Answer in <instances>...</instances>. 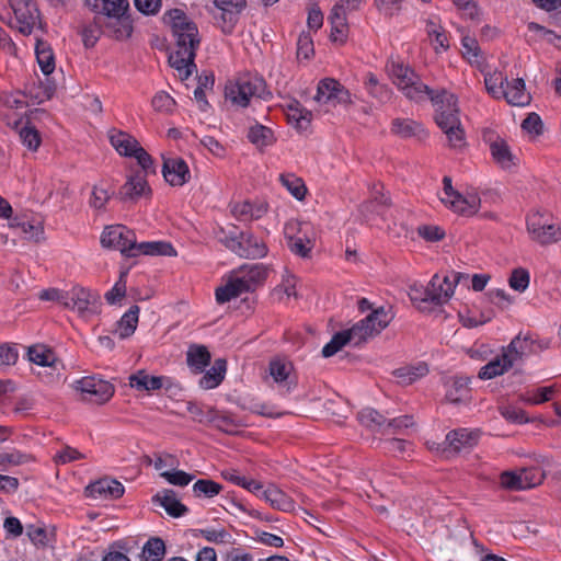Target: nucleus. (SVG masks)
Segmentation results:
<instances>
[{
    "mask_svg": "<svg viewBox=\"0 0 561 561\" xmlns=\"http://www.w3.org/2000/svg\"><path fill=\"white\" fill-rule=\"evenodd\" d=\"M504 91L503 98L511 105L526 106L530 103V94L526 91L523 79L517 78L511 82L507 81Z\"/></svg>",
    "mask_w": 561,
    "mask_h": 561,
    "instance_id": "bb28decb",
    "label": "nucleus"
},
{
    "mask_svg": "<svg viewBox=\"0 0 561 561\" xmlns=\"http://www.w3.org/2000/svg\"><path fill=\"white\" fill-rule=\"evenodd\" d=\"M507 82L506 77L500 71H493L484 76V84L486 91L494 98L501 99L505 94V85Z\"/></svg>",
    "mask_w": 561,
    "mask_h": 561,
    "instance_id": "c03bdc74",
    "label": "nucleus"
},
{
    "mask_svg": "<svg viewBox=\"0 0 561 561\" xmlns=\"http://www.w3.org/2000/svg\"><path fill=\"white\" fill-rule=\"evenodd\" d=\"M28 359L42 367H47L50 371L44 377L46 382H54L60 376V362L55 353L44 344H36L28 347Z\"/></svg>",
    "mask_w": 561,
    "mask_h": 561,
    "instance_id": "2eb2a0df",
    "label": "nucleus"
},
{
    "mask_svg": "<svg viewBox=\"0 0 561 561\" xmlns=\"http://www.w3.org/2000/svg\"><path fill=\"white\" fill-rule=\"evenodd\" d=\"M364 83L367 92L379 102L386 103L391 99V89L387 84L380 83L374 73H367Z\"/></svg>",
    "mask_w": 561,
    "mask_h": 561,
    "instance_id": "ea45409f",
    "label": "nucleus"
},
{
    "mask_svg": "<svg viewBox=\"0 0 561 561\" xmlns=\"http://www.w3.org/2000/svg\"><path fill=\"white\" fill-rule=\"evenodd\" d=\"M264 500L274 510L280 512H293L295 510V501L275 484H268L261 494Z\"/></svg>",
    "mask_w": 561,
    "mask_h": 561,
    "instance_id": "aec40b11",
    "label": "nucleus"
},
{
    "mask_svg": "<svg viewBox=\"0 0 561 561\" xmlns=\"http://www.w3.org/2000/svg\"><path fill=\"white\" fill-rule=\"evenodd\" d=\"M500 484L503 489L511 491L524 490L520 471H504L500 476Z\"/></svg>",
    "mask_w": 561,
    "mask_h": 561,
    "instance_id": "052dcab7",
    "label": "nucleus"
},
{
    "mask_svg": "<svg viewBox=\"0 0 561 561\" xmlns=\"http://www.w3.org/2000/svg\"><path fill=\"white\" fill-rule=\"evenodd\" d=\"M221 485L213 480H197L193 485V491L197 496L204 495L213 497L221 491Z\"/></svg>",
    "mask_w": 561,
    "mask_h": 561,
    "instance_id": "4d7b16f0",
    "label": "nucleus"
},
{
    "mask_svg": "<svg viewBox=\"0 0 561 561\" xmlns=\"http://www.w3.org/2000/svg\"><path fill=\"white\" fill-rule=\"evenodd\" d=\"M427 373V365L419 363L416 365L398 368L393 374L400 385L408 386L426 376Z\"/></svg>",
    "mask_w": 561,
    "mask_h": 561,
    "instance_id": "f704fd0d",
    "label": "nucleus"
},
{
    "mask_svg": "<svg viewBox=\"0 0 561 561\" xmlns=\"http://www.w3.org/2000/svg\"><path fill=\"white\" fill-rule=\"evenodd\" d=\"M270 377L277 390L284 394L289 393L296 386L294 367L290 362L275 358L268 365Z\"/></svg>",
    "mask_w": 561,
    "mask_h": 561,
    "instance_id": "dca6fc26",
    "label": "nucleus"
},
{
    "mask_svg": "<svg viewBox=\"0 0 561 561\" xmlns=\"http://www.w3.org/2000/svg\"><path fill=\"white\" fill-rule=\"evenodd\" d=\"M210 362V354L203 345H193L187 351V364L195 373H202Z\"/></svg>",
    "mask_w": 561,
    "mask_h": 561,
    "instance_id": "4c0bfd02",
    "label": "nucleus"
},
{
    "mask_svg": "<svg viewBox=\"0 0 561 561\" xmlns=\"http://www.w3.org/2000/svg\"><path fill=\"white\" fill-rule=\"evenodd\" d=\"M168 378L149 375L146 370H138L129 376V386L138 391H153L161 389Z\"/></svg>",
    "mask_w": 561,
    "mask_h": 561,
    "instance_id": "393cba45",
    "label": "nucleus"
},
{
    "mask_svg": "<svg viewBox=\"0 0 561 561\" xmlns=\"http://www.w3.org/2000/svg\"><path fill=\"white\" fill-rule=\"evenodd\" d=\"M443 185L439 199L446 207L462 216H472L478 213L481 201L477 193L460 194L454 190L451 180L447 176L443 179Z\"/></svg>",
    "mask_w": 561,
    "mask_h": 561,
    "instance_id": "6e6552de",
    "label": "nucleus"
},
{
    "mask_svg": "<svg viewBox=\"0 0 561 561\" xmlns=\"http://www.w3.org/2000/svg\"><path fill=\"white\" fill-rule=\"evenodd\" d=\"M150 193L145 174L135 172L130 174L125 184L119 190V195L123 199H137Z\"/></svg>",
    "mask_w": 561,
    "mask_h": 561,
    "instance_id": "412c9836",
    "label": "nucleus"
},
{
    "mask_svg": "<svg viewBox=\"0 0 561 561\" xmlns=\"http://www.w3.org/2000/svg\"><path fill=\"white\" fill-rule=\"evenodd\" d=\"M230 211L240 221L257 220L267 213L265 202L243 201L230 204Z\"/></svg>",
    "mask_w": 561,
    "mask_h": 561,
    "instance_id": "a211bd4d",
    "label": "nucleus"
},
{
    "mask_svg": "<svg viewBox=\"0 0 561 561\" xmlns=\"http://www.w3.org/2000/svg\"><path fill=\"white\" fill-rule=\"evenodd\" d=\"M284 111L288 123L297 129L306 130L312 121V113L296 100L288 101Z\"/></svg>",
    "mask_w": 561,
    "mask_h": 561,
    "instance_id": "4be33fe9",
    "label": "nucleus"
},
{
    "mask_svg": "<svg viewBox=\"0 0 561 561\" xmlns=\"http://www.w3.org/2000/svg\"><path fill=\"white\" fill-rule=\"evenodd\" d=\"M55 91L54 83L47 78L45 82L33 81L26 85V94L33 104H41L49 100Z\"/></svg>",
    "mask_w": 561,
    "mask_h": 561,
    "instance_id": "e433bc0d",
    "label": "nucleus"
},
{
    "mask_svg": "<svg viewBox=\"0 0 561 561\" xmlns=\"http://www.w3.org/2000/svg\"><path fill=\"white\" fill-rule=\"evenodd\" d=\"M139 318V307L131 306L117 321L115 334L119 336V339H126L134 334Z\"/></svg>",
    "mask_w": 561,
    "mask_h": 561,
    "instance_id": "2f4dec72",
    "label": "nucleus"
},
{
    "mask_svg": "<svg viewBox=\"0 0 561 561\" xmlns=\"http://www.w3.org/2000/svg\"><path fill=\"white\" fill-rule=\"evenodd\" d=\"M108 139L115 150L125 157H131L136 149L140 146L139 142L131 135L117 130L111 129L108 131Z\"/></svg>",
    "mask_w": 561,
    "mask_h": 561,
    "instance_id": "cd10ccee",
    "label": "nucleus"
},
{
    "mask_svg": "<svg viewBox=\"0 0 561 561\" xmlns=\"http://www.w3.org/2000/svg\"><path fill=\"white\" fill-rule=\"evenodd\" d=\"M139 254L147 255H174V248L168 242H140L135 240V247L133 248L131 256Z\"/></svg>",
    "mask_w": 561,
    "mask_h": 561,
    "instance_id": "72a5a7b5",
    "label": "nucleus"
},
{
    "mask_svg": "<svg viewBox=\"0 0 561 561\" xmlns=\"http://www.w3.org/2000/svg\"><path fill=\"white\" fill-rule=\"evenodd\" d=\"M426 32L431 38H434L435 44L438 47L447 48L448 39L447 35L442 28L439 21L436 18L430 19L426 23Z\"/></svg>",
    "mask_w": 561,
    "mask_h": 561,
    "instance_id": "864d4df0",
    "label": "nucleus"
},
{
    "mask_svg": "<svg viewBox=\"0 0 561 561\" xmlns=\"http://www.w3.org/2000/svg\"><path fill=\"white\" fill-rule=\"evenodd\" d=\"M89 10L113 19L118 24L115 30L117 39L128 38L133 33V25L127 16L129 9L128 0H85Z\"/></svg>",
    "mask_w": 561,
    "mask_h": 561,
    "instance_id": "20e7f679",
    "label": "nucleus"
},
{
    "mask_svg": "<svg viewBox=\"0 0 561 561\" xmlns=\"http://www.w3.org/2000/svg\"><path fill=\"white\" fill-rule=\"evenodd\" d=\"M162 478H164L169 483L173 485L185 486L193 480L194 477L182 470H176V468H173L170 471H162Z\"/></svg>",
    "mask_w": 561,
    "mask_h": 561,
    "instance_id": "0e129e2a",
    "label": "nucleus"
},
{
    "mask_svg": "<svg viewBox=\"0 0 561 561\" xmlns=\"http://www.w3.org/2000/svg\"><path fill=\"white\" fill-rule=\"evenodd\" d=\"M493 160L505 170L517 165L518 158L511 151L508 145L503 139H496L490 145Z\"/></svg>",
    "mask_w": 561,
    "mask_h": 561,
    "instance_id": "c85d7f7f",
    "label": "nucleus"
},
{
    "mask_svg": "<svg viewBox=\"0 0 561 561\" xmlns=\"http://www.w3.org/2000/svg\"><path fill=\"white\" fill-rule=\"evenodd\" d=\"M267 276V268L263 264H243L232 270L222 278V285L216 291L218 304H225L240 295L255 290Z\"/></svg>",
    "mask_w": 561,
    "mask_h": 561,
    "instance_id": "7ed1b4c3",
    "label": "nucleus"
},
{
    "mask_svg": "<svg viewBox=\"0 0 561 561\" xmlns=\"http://www.w3.org/2000/svg\"><path fill=\"white\" fill-rule=\"evenodd\" d=\"M531 239L540 244H549L561 240V224L553 225L548 221L545 228L536 232Z\"/></svg>",
    "mask_w": 561,
    "mask_h": 561,
    "instance_id": "de8ad7c7",
    "label": "nucleus"
},
{
    "mask_svg": "<svg viewBox=\"0 0 561 561\" xmlns=\"http://www.w3.org/2000/svg\"><path fill=\"white\" fill-rule=\"evenodd\" d=\"M84 458L85 455L83 453L73 447L65 446L56 453L54 456V461L57 465H66Z\"/></svg>",
    "mask_w": 561,
    "mask_h": 561,
    "instance_id": "13d9d810",
    "label": "nucleus"
},
{
    "mask_svg": "<svg viewBox=\"0 0 561 561\" xmlns=\"http://www.w3.org/2000/svg\"><path fill=\"white\" fill-rule=\"evenodd\" d=\"M21 228L26 238L34 241L43 239L44 228L39 220L24 221L21 224Z\"/></svg>",
    "mask_w": 561,
    "mask_h": 561,
    "instance_id": "338daca9",
    "label": "nucleus"
},
{
    "mask_svg": "<svg viewBox=\"0 0 561 561\" xmlns=\"http://www.w3.org/2000/svg\"><path fill=\"white\" fill-rule=\"evenodd\" d=\"M314 100L330 106L347 105L351 103V93L336 80L327 78L318 83Z\"/></svg>",
    "mask_w": 561,
    "mask_h": 561,
    "instance_id": "4468645a",
    "label": "nucleus"
},
{
    "mask_svg": "<svg viewBox=\"0 0 561 561\" xmlns=\"http://www.w3.org/2000/svg\"><path fill=\"white\" fill-rule=\"evenodd\" d=\"M446 400L450 403H466L470 399L469 379L467 377H454L446 381Z\"/></svg>",
    "mask_w": 561,
    "mask_h": 561,
    "instance_id": "b1692460",
    "label": "nucleus"
},
{
    "mask_svg": "<svg viewBox=\"0 0 561 561\" xmlns=\"http://www.w3.org/2000/svg\"><path fill=\"white\" fill-rule=\"evenodd\" d=\"M500 414L510 423L513 424H526L534 422L535 419L527 416L526 412L514 405H502L500 407Z\"/></svg>",
    "mask_w": 561,
    "mask_h": 561,
    "instance_id": "09e8293b",
    "label": "nucleus"
},
{
    "mask_svg": "<svg viewBox=\"0 0 561 561\" xmlns=\"http://www.w3.org/2000/svg\"><path fill=\"white\" fill-rule=\"evenodd\" d=\"M215 234L218 241L227 249L236 254L238 253V250L240 249V234L234 231H226L222 228H219Z\"/></svg>",
    "mask_w": 561,
    "mask_h": 561,
    "instance_id": "6e6d98bb",
    "label": "nucleus"
},
{
    "mask_svg": "<svg viewBox=\"0 0 561 561\" xmlns=\"http://www.w3.org/2000/svg\"><path fill=\"white\" fill-rule=\"evenodd\" d=\"M248 138L257 148L267 147L274 141L273 131L261 124H255L249 128Z\"/></svg>",
    "mask_w": 561,
    "mask_h": 561,
    "instance_id": "37998d69",
    "label": "nucleus"
},
{
    "mask_svg": "<svg viewBox=\"0 0 561 561\" xmlns=\"http://www.w3.org/2000/svg\"><path fill=\"white\" fill-rule=\"evenodd\" d=\"M267 253L266 244L252 234L240 233V249L237 255L248 259H260Z\"/></svg>",
    "mask_w": 561,
    "mask_h": 561,
    "instance_id": "a878e982",
    "label": "nucleus"
},
{
    "mask_svg": "<svg viewBox=\"0 0 561 561\" xmlns=\"http://www.w3.org/2000/svg\"><path fill=\"white\" fill-rule=\"evenodd\" d=\"M391 319L390 312L380 307L353 325V334L358 336L360 343H363L379 334L390 323Z\"/></svg>",
    "mask_w": 561,
    "mask_h": 561,
    "instance_id": "ddd939ff",
    "label": "nucleus"
},
{
    "mask_svg": "<svg viewBox=\"0 0 561 561\" xmlns=\"http://www.w3.org/2000/svg\"><path fill=\"white\" fill-rule=\"evenodd\" d=\"M15 27L23 35H30L37 24L38 16L31 10H15Z\"/></svg>",
    "mask_w": 561,
    "mask_h": 561,
    "instance_id": "a18cd8bd",
    "label": "nucleus"
},
{
    "mask_svg": "<svg viewBox=\"0 0 561 561\" xmlns=\"http://www.w3.org/2000/svg\"><path fill=\"white\" fill-rule=\"evenodd\" d=\"M510 287L518 293L525 291L529 286V273L524 268H516L508 279Z\"/></svg>",
    "mask_w": 561,
    "mask_h": 561,
    "instance_id": "bf43d9fd",
    "label": "nucleus"
},
{
    "mask_svg": "<svg viewBox=\"0 0 561 561\" xmlns=\"http://www.w3.org/2000/svg\"><path fill=\"white\" fill-rule=\"evenodd\" d=\"M32 460L27 454L21 453L15 449L0 450V465L1 466H21Z\"/></svg>",
    "mask_w": 561,
    "mask_h": 561,
    "instance_id": "3c124183",
    "label": "nucleus"
},
{
    "mask_svg": "<svg viewBox=\"0 0 561 561\" xmlns=\"http://www.w3.org/2000/svg\"><path fill=\"white\" fill-rule=\"evenodd\" d=\"M165 24L172 28L175 49L169 56V62L181 80L187 79L196 69L195 51L199 45L198 30L180 9H172L163 15Z\"/></svg>",
    "mask_w": 561,
    "mask_h": 561,
    "instance_id": "f03ea898",
    "label": "nucleus"
},
{
    "mask_svg": "<svg viewBox=\"0 0 561 561\" xmlns=\"http://www.w3.org/2000/svg\"><path fill=\"white\" fill-rule=\"evenodd\" d=\"M480 438V432L477 430L459 428L449 432L446 436V443L454 451H462L476 446Z\"/></svg>",
    "mask_w": 561,
    "mask_h": 561,
    "instance_id": "6ab92c4d",
    "label": "nucleus"
},
{
    "mask_svg": "<svg viewBox=\"0 0 561 561\" xmlns=\"http://www.w3.org/2000/svg\"><path fill=\"white\" fill-rule=\"evenodd\" d=\"M87 490L89 495L94 499H118L124 494V485L121 482L108 478L100 479L91 483Z\"/></svg>",
    "mask_w": 561,
    "mask_h": 561,
    "instance_id": "5701e85b",
    "label": "nucleus"
},
{
    "mask_svg": "<svg viewBox=\"0 0 561 561\" xmlns=\"http://www.w3.org/2000/svg\"><path fill=\"white\" fill-rule=\"evenodd\" d=\"M279 180L295 198H297L298 201L305 198L307 188L305 186L304 181L300 178L289 173L280 175Z\"/></svg>",
    "mask_w": 561,
    "mask_h": 561,
    "instance_id": "49530a36",
    "label": "nucleus"
},
{
    "mask_svg": "<svg viewBox=\"0 0 561 561\" xmlns=\"http://www.w3.org/2000/svg\"><path fill=\"white\" fill-rule=\"evenodd\" d=\"M462 277V274L454 272L450 275L435 274L427 285L430 304L435 306L446 304L454 295L456 285Z\"/></svg>",
    "mask_w": 561,
    "mask_h": 561,
    "instance_id": "f8f14e48",
    "label": "nucleus"
},
{
    "mask_svg": "<svg viewBox=\"0 0 561 561\" xmlns=\"http://www.w3.org/2000/svg\"><path fill=\"white\" fill-rule=\"evenodd\" d=\"M520 476L524 490L534 488L543 480V473L537 468L523 469L520 470Z\"/></svg>",
    "mask_w": 561,
    "mask_h": 561,
    "instance_id": "69168bd1",
    "label": "nucleus"
},
{
    "mask_svg": "<svg viewBox=\"0 0 561 561\" xmlns=\"http://www.w3.org/2000/svg\"><path fill=\"white\" fill-rule=\"evenodd\" d=\"M348 343L354 345L360 344L358 336L353 334V327L348 330L334 334L331 341L323 346L322 355L324 357H331Z\"/></svg>",
    "mask_w": 561,
    "mask_h": 561,
    "instance_id": "c756f323",
    "label": "nucleus"
},
{
    "mask_svg": "<svg viewBox=\"0 0 561 561\" xmlns=\"http://www.w3.org/2000/svg\"><path fill=\"white\" fill-rule=\"evenodd\" d=\"M265 93V81L257 76H242L226 87L227 100L240 107L248 106L253 99H263Z\"/></svg>",
    "mask_w": 561,
    "mask_h": 561,
    "instance_id": "39448f33",
    "label": "nucleus"
},
{
    "mask_svg": "<svg viewBox=\"0 0 561 561\" xmlns=\"http://www.w3.org/2000/svg\"><path fill=\"white\" fill-rule=\"evenodd\" d=\"M227 369V363L222 358L215 360L210 369L199 379V386L203 389H214L222 381Z\"/></svg>",
    "mask_w": 561,
    "mask_h": 561,
    "instance_id": "473e14b6",
    "label": "nucleus"
},
{
    "mask_svg": "<svg viewBox=\"0 0 561 561\" xmlns=\"http://www.w3.org/2000/svg\"><path fill=\"white\" fill-rule=\"evenodd\" d=\"M178 463L179 461L173 455L159 454L156 456L153 467L160 472V476L162 477V471H170L173 468H176Z\"/></svg>",
    "mask_w": 561,
    "mask_h": 561,
    "instance_id": "774afa93",
    "label": "nucleus"
},
{
    "mask_svg": "<svg viewBox=\"0 0 561 561\" xmlns=\"http://www.w3.org/2000/svg\"><path fill=\"white\" fill-rule=\"evenodd\" d=\"M20 139L32 151H36L41 145V136L32 126H25L20 130Z\"/></svg>",
    "mask_w": 561,
    "mask_h": 561,
    "instance_id": "680f3d73",
    "label": "nucleus"
},
{
    "mask_svg": "<svg viewBox=\"0 0 561 561\" xmlns=\"http://www.w3.org/2000/svg\"><path fill=\"white\" fill-rule=\"evenodd\" d=\"M35 56L44 76L48 77L56 68L55 55L47 42L38 39L35 45Z\"/></svg>",
    "mask_w": 561,
    "mask_h": 561,
    "instance_id": "7c9ffc66",
    "label": "nucleus"
},
{
    "mask_svg": "<svg viewBox=\"0 0 561 561\" xmlns=\"http://www.w3.org/2000/svg\"><path fill=\"white\" fill-rule=\"evenodd\" d=\"M360 0H340L331 11L329 16L330 22L346 21L347 12L355 10Z\"/></svg>",
    "mask_w": 561,
    "mask_h": 561,
    "instance_id": "603ef678",
    "label": "nucleus"
},
{
    "mask_svg": "<svg viewBox=\"0 0 561 561\" xmlns=\"http://www.w3.org/2000/svg\"><path fill=\"white\" fill-rule=\"evenodd\" d=\"M386 70L392 83L409 100L420 102L426 98L431 99L435 106V122L446 135L449 147L461 149L466 145L455 94L445 90L434 94L413 69L397 59H390Z\"/></svg>",
    "mask_w": 561,
    "mask_h": 561,
    "instance_id": "f257e3e1",
    "label": "nucleus"
},
{
    "mask_svg": "<svg viewBox=\"0 0 561 561\" xmlns=\"http://www.w3.org/2000/svg\"><path fill=\"white\" fill-rule=\"evenodd\" d=\"M462 55L469 62H479L480 47L474 37L465 35L461 38Z\"/></svg>",
    "mask_w": 561,
    "mask_h": 561,
    "instance_id": "5fc2aeb1",
    "label": "nucleus"
},
{
    "mask_svg": "<svg viewBox=\"0 0 561 561\" xmlns=\"http://www.w3.org/2000/svg\"><path fill=\"white\" fill-rule=\"evenodd\" d=\"M357 419L362 425L366 426L371 431H382L383 433H387L386 419L383 417V415H381L374 409H363L358 413Z\"/></svg>",
    "mask_w": 561,
    "mask_h": 561,
    "instance_id": "a19ab883",
    "label": "nucleus"
},
{
    "mask_svg": "<svg viewBox=\"0 0 561 561\" xmlns=\"http://www.w3.org/2000/svg\"><path fill=\"white\" fill-rule=\"evenodd\" d=\"M135 240V232L123 225L108 226L101 234V244L104 248L118 250L127 256L133 254Z\"/></svg>",
    "mask_w": 561,
    "mask_h": 561,
    "instance_id": "9b49d317",
    "label": "nucleus"
},
{
    "mask_svg": "<svg viewBox=\"0 0 561 561\" xmlns=\"http://www.w3.org/2000/svg\"><path fill=\"white\" fill-rule=\"evenodd\" d=\"M284 234L289 250L300 256L308 257L313 245L316 233L309 222L289 220L284 227Z\"/></svg>",
    "mask_w": 561,
    "mask_h": 561,
    "instance_id": "0eeeda50",
    "label": "nucleus"
},
{
    "mask_svg": "<svg viewBox=\"0 0 561 561\" xmlns=\"http://www.w3.org/2000/svg\"><path fill=\"white\" fill-rule=\"evenodd\" d=\"M162 174L164 180L172 186H183L191 179L188 165L180 157L164 158Z\"/></svg>",
    "mask_w": 561,
    "mask_h": 561,
    "instance_id": "f3484780",
    "label": "nucleus"
},
{
    "mask_svg": "<svg viewBox=\"0 0 561 561\" xmlns=\"http://www.w3.org/2000/svg\"><path fill=\"white\" fill-rule=\"evenodd\" d=\"M391 130L393 134H396L400 137H403V138H409V137H413V136L421 138L423 135L424 136L426 135L422 125H420L419 123H416L414 121L404 119V118L394 119L392 122Z\"/></svg>",
    "mask_w": 561,
    "mask_h": 561,
    "instance_id": "58836bf2",
    "label": "nucleus"
},
{
    "mask_svg": "<svg viewBox=\"0 0 561 561\" xmlns=\"http://www.w3.org/2000/svg\"><path fill=\"white\" fill-rule=\"evenodd\" d=\"M73 388L81 393L83 400L99 404L108 401L114 394L113 385L96 376L76 380Z\"/></svg>",
    "mask_w": 561,
    "mask_h": 561,
    "instance_id": "1a4fd4ad",
    "label": "nucleus"
},
{
    "mask_svg": "<svg viewBox=\"0 0 561 561\" xmlns=\"http://www.w3.org/2000/svg\"><path fill=\"white\" fill-rule=\"evenodd\" d=\"M100 296L84 287H73L65 293L64 306L81 317L96 313Z\"/></svg>",
    "mask_w": 561,
    "mask_h": 561,
    "instance_id": "9d476101",
    "label": "nucleus"
},
{
    "mask_svg": "<svg viewBox=\"0 0 561 561\" xmlns=\"http://www.w3.org/2000/svg\"><path fill=\"white\" fill-rule=\"evenodd\" d=\"M154 501L173 517H180L186 512V507L176 499L171 490H164L154 496Z\"/></svg>",
    "mask_w": 561,
    "mask_h": 561,
    "instance_id": "c9c22d12",
    "label": "nucleus"
},
{
    "mask_svg": "<svg viewBox=\"0 0 561 561\" xmlns=\"http://www.w3.org/2000/svg\"><path fill=\"white\" fill-rule=\"evenodd\" d=\"M165 556V545L161 538H150L142 547L140 561H162Z\"/></svg>",
    "mask_w": 561,
    "mask_h": 561,
    "instance_id": "79ce46f5",
    "label": "nucleus"
},
{
    "mask_svg": "<svg viewBox=\"0 0 561 561\" xmlns=\"http://www.w3.org/2000/svg\"><path fill=\"white\" fill-rule=\"evenodd\" d=\"M151 104L158 112L170 113L175 105V101L167 92L160 91L152 98Z\"/></svg>",
    "mask_w": 561,
    "mask_h": 561,
    "instance_id": "e2e57ef3",
    "label": "nucleus"
},
{
    "mask_svg": "<svg viewBox=\"0 0 561 561\" xmlns=\"http://www.w3.org/2000/svg\"><path fill=\"white\" fill-rule=\"evenodd\" d=\"M525 345L526 342L518 336L512 340V342L502 350L500 355H496L480 368L478 377L482 380H490L505 374L520 359L525 352Z\"/></svg>",
    "mask_w": 561,
    "mask_h": 561,
    "instance_id": "423d86ee",
    "label": "nucleus"
},
{
    "mask_svg": "<svg viewBox=\"0 0 561 561\" xmlns=\"http://www.w3.org/2000/svg\"><path fill=\"white\" fill-rule=\"evenodd\" d=\"M554 388L552 386L541 387L520 396V399L528 404H541L549 401L554 394Z\"/></svg>",
    "mask_w": 561,
    "mask_h": 561,
    "instance_id": "8fccbe9b",
    "label": "nucleus"
}]
</instances>
